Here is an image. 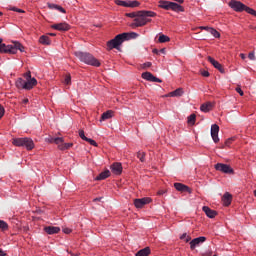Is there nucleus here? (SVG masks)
Listing matches in <instances>:
<instances>
[{
  "mask_svg": "<svg viewBox=\"0 0 256 256\" xmlns=\"http://www.w3.org/2000/svg\"><path fill=\"white\" fill-rule=\"evenodd\" d=\"M125 17H130V19H134V22L130 24L132 29H137V27H145L147 23H151V18L149 17H157V13L149 10H140L136 12L126 13Z\"/></svg>",
  "mask_w": 256,
  "mask_h": 256,
  "instance_id": "f257e3e1",
  "label": "nucleus"
},
{
  "mask_svg": "<svg viewBox=\"0 0 256 256\" xmlns=\"http://www.w3.org/2000/svg\"><path fill=\"white\" fill-rule=\"evenodd\" d=\"M139 34L137 32H124L116 35L113 39L107 42L108 51H112V49H117V51H121V45L125 43V41H129L131 39H137Z\"/></svg>",
  "mask_w": 256,
  "mask_h": 256,
  "instance_id": "f03ea898",
  "label": "nucleus"
},
{
  "mask_svg": "<svg viewBox=\"0 0 256 256\" xmlns=\"http://www.w3.org/2000/svg\"><path fill=\"white\" fill-rule=\"evenodd\" d=\"M13 45H6L0 42V53H5L9 55H17V51L20 53H25V46L19 41H13Z\"/></svg>",
  "mask_w": 256,
  "mask_h": 256,
  "instance_id": "7ed1b4c3",
  "label": "nucleus"
},
{
  "mask_svg": "<svg viewBox=\"0 0 256 256\" xmlns=\"http://www.w3.org/2000/svg\"><path fill=\"white\" fill-rule=\"evenodd\" d=\"M75 56L86 65H91L92 67H101V62H99V60H97V58H95L91 53L75 52Z\"/></svg>",
  "mask_w": 256,
  "mask_h": 256,
  "instance_id": "20e7f679",
  "label": "nucleus"
},
{
  "mask_svg": "<svg viewBox=\"0 0 256 256\" xmlns=\"http://www.w3.org/2000/svg\"><path fill=\"white\" fill-rule=\"evenodd\" d=\"M158 7L160 9H165V11H175L176 13H184L185 7L176 2H171L167 0H160Z\"/></svg>",
  "mask_w": 256,
  "mask_h": 256,
  "instance_id": "39448f33",
  "label": "nucleus"
},
{
  "mask_svg": "<svg viewBox=\"0 0 256 256\" xmlns=\"http://www.w3.org/2000/svg\"><path fill=\"white\" fill-rule=\"evenodd\" d=\"M12 145L15 147H25L27 151H33L35 149V142L31 138H14L12 140Z\"/></svg>",
  "mask_w": 256,
  "mask_h": 256,
  "instance_id": "423d86ee",
  "label": "nucleus"
},
{
  "mask_svg": "<svg viewBox=\"0 0 256 256\" xmlns=\"http://www.w3.org/2000/svg\"><path fill=\"white\" fill-rule=\"evenodd\" d=\"M228 7H230V9H233V11H235L236 13H243V11H246L247 13L249 11V6L237 0H230L228 3Z\"/></svg>",
  "mask_w": 256,
  "mask_h": 256,
  "instance_id": "0eeeda50",
  "label": "nucleus"
},
{
  "mask_svg": "<svg viewBox=\"0 0 256 256\" xmlns=\"http://www.w3.org/2000/svg\"><path fill=\"white\" fill-rule=\"evenodd\" d=\"M152 201L153 199H151V197L136 198L134 199V206L136 209H143L145 205H149Z\"/></svg>",
  "mask_w": 256,
  "mask_h": 256,
  "instance_id": "6e6552de",
  "label": "nucleus"
},
{
  "mask_svg": "<svg viewBox=\"0 0 256 256\" xmlns=\"http://www.w3.org/2000/svg\"><path fill=\"white\" fill-rule=\"evenodd\" d=\"M216 171H221V173H226L228 175H233L235 173V170L231 168L228 164L223 163H217L215 165Z\"/></svg>",
  "mask_w": 256,
  "mask_h": 256,
  "instance_id": "1a4fd4ad",
  "label": "nucleus"
},
{
  "mask_svg": "<svg viewBox=\"0 0 256 256\" xmlns=\"http://www.w3.org/2000/svg\"><path fill=\"white\" fill-rule=\"evenodd\" d=\"M174 188L176 189V191H179L180 193H189V195L193 193V190L189 186L183 183H179V182L174 183Z\"/></svg>",
  "mask_w": 256,
  "mask_h": 256,
  "instance_id": "9d476101",
  "label": "nucleus"
},
{
  "mask_svg": "<svg viewBox=\"0 0 256 256\" xmlns=\"http://www.w3.org/2000/svg\"><path fill=\"white\" fill-rule=\"evenodd\" d=\"M207 60L215 69H218L220 73L224 74L225 73V68L223 67V64L219 63V61L215 60V58L208 56Z\"/></svg>",
  "mask_w": 256,
  "mask_h": 256,
  "instance_id": "9b49d317",
  "label": "nucleus"
},
{
  "mask_svg": "<svg viewBox=\"0 0 256 256\" xmlns=\"http://www.w3.org/2000/svg\"><path fill=\"white\" fill-rule=\"evenodd\" d=\"M51 29H55L56 31H69L71 29V25L67 24V22H61L53 24Z\"/></svg>",
  "mask_w": 256,
  "mask_h": 256,
  "instance_id": "f8f14e48",
  "label": "nucleus"
},
{
  "mask_svg": "<svg viewBox=\"0 0 256 256\" xmlns=\"http://www.w3.org/2000/svg\"><path fill=\"white\" fill-rule=\"evenodd\" d=\"M110 169L114 175H121L123 173V165L121 162H115L110 166Z\"/></svg>",
  "mask_w": 256,
  "mask_h": 256,
  "instance_id": "ddd939ff",
  "label": "nucleus"
},
{
  "mask_svg": "<svg viewBox=\"0 0 256 256\" xmlns=\"http://www.w3.org/2000/svg\"><path fill=\"white\" fill-rule=\"evenodd\" d=\"M211 137L214 143H219V125L213 124L211 126Z\"/></svg>",
  "mask_w": 256,
  "mask_h": 256,
  "instance_id": "4468645a",
  "label": "nucleus"
},
{
  "mask_svg": "<svg viewBox=\"0 0 256 256\" xmlns=\"http://www.w3.org/2000/svg\"><path fill=\"white\" fill-rule=\"evenodd\" d=\"M205 241H207V238L204 236H200L198 238H194L192 241H190V249L191 251H195V248L197 247V245H199V243H205Z\"/></svg>",
  "mask_w": 256,
  "mask_h": 256,
  "instance_id": "2eb2a0df",
  "label": "nucleus"
},
{
  "mask_svg": "<svg viewBox=\"0 0 256 256\" xmlns=\"http://www.w3.org/2000/svg\"><path fill=\"white\" fill-rule=\"evenodd\" d=\"M202 211H204L205 215L209 217V219H215L216 215H218V212L209 208V206H203Z\"/></svg>",
  "mask_w": 256,
  "mask_h": 256,
  "instance_id": "dca6fc26",
  "label": "nucleus"
},
{
  "mask_svg": "<svg viewBox=\"0 0 256 256\" xmlns=\"http://www.w3.org/2000/svg\"><path fill=\"white\" fill-rule=\"evenodd\" d=\"M44 231L47 235H57V233L61 232V228L57 226H46L44 227Z\"/></svg>",
  "mask_w": 256,
  "mask_h": 256,
  "instance_id": "f3484780",
  "label": "nucleus"
},
{
  "mask_svg": "<svg viewBox=\"0 0 256 256\" xmlns=\"http://www.w3.org/2000/svg\"><path fill=\"white\" fill-rule=\"evenodd\" d=\"M233 201V195H231V193L226 192L223 197H222V202L224 207H229V205H231Z\"/></svg>",
  "mask_w": 256,
  "mask_h": 256,
  "instance_id": "a211bd4d",
  "label": "nucleus"
},
{
  "mask_svg": "<svg viewBox=\"0 0 256 256\" xmlns=\"http://www.w3.org/2000/svg\"><path fill=\"white\" fill-rule=\"evenodd\" d=\"M36 85H37V79L31 78V80H27L24 82V89L26 91H31V89H33V87H35Z\"/></svg>",
  "mask_w": 256,
  "mask_h": 256,
  "instance_id": "6ab92c4d",
  "label": "nucleus"
},
{
  "mask_svg": "<svg viewBox=\"0 0 256 256\" xmlns=\"http://www.w3.org/2000/svg\"><path fill=\"white\" fill-rule=\"evenodd\" d=\"M108 177H111V171L105 170L95 178V181H103L105 179H108Z\"/></svg>",
  "mask_w": 256,
  "mask_h": 256,
  "instance_id": "aec40b11",
  "label": "nucleus"
},
{
  "mask_svg": "<svg viewBox=\"0 0 256 256\" xmlns=\"http://www.w3.org/2000/svg\"><path fill=\"white\" fill-rule=\"evenodd\" d=\"M213 109V104L211 102H206L200 106V111L203 113H209Z\"/></svg>",
  "mask_w": 256,
  "mask_h": 256,
  "instance_id": "412c9836",
  "label": "nucleus"
},
{
  "mask_svg": "<svg viewBox=\"0 0 256 256\" xmlns=\"http://www.w3.org/2000/svg\"><path fill=\"white\" fill-rule=\"evenodd\" d=\"M47 7L48 9H57V11H60V13H67V10H65V8H63L60 5L54 4V3H47Z\"/></svg>",
  "mask_w": 256,
  "mask_h": 256,
  "instance_id": "4be33fe9",
  "label": "nucleus"
},
{
  "mask_svg": "<svg viewBox=\"0 0 256 256\" xmlns=\"http://www.w3.org/2000/svg\"><path fill=\"white\" fill-rule=\"evenodd\" d=\"M183 93H184L183 88H177L176 90L168 93L166 97H181Z\"/></svg>",
  "mask_w": 256,
  "mask_h": 256,
  "instance_id": "5701e85b",
  "label": "nucleus"
},
{
  "mask_svg": "<svg viewBox=\"0 0 256 256\" xmlns=\"http://www.w3.org/2000/svg\"><path fill=\"white\" fill-rule=\"evenodd\" d=\"M114 114H115V112L113 110H107L106 112H104L101 115L100 121H105L107 119H111V118H113Z\"/></svg>",
  "mask_w": 256,
  "mask_h": 256,
  "instance_id": "b1692460",
  "label": "nucleus"
},
{
  "mask_svg": "<svg viewBox=\"0 0 256 256\" xmlns=\"http://www.w3.org/2000/svg\"><path fill=\"white\" fill-rule=\"evenodd\" d=\"M151 255V248L145 247L141 250H139L135 256H150Z\"/></svg>",
  "mask_w": 256,
  "mask_h": 256,
  "instance_id": "393cba45",
  "label": "nucleus"
},
{
  "mask_svg": "<svg viewBox=\"0 0 256 256\" xmlns=\"http://www.w3.org/2000/svg\"><path fill=\"white\" fill-rule=\"evenodd\" d=\"M39 43L41 45H51V38L48 35H42L39 38Z\"/></svg>",
  "mask_w": 256,
  "mask_h": 256,
  "instance_id": "a878e982",
  "label": "nucleus"
},
{
  "mask_svg": "<svg viewBox=\"0 0 256 256\" xmlns=\"http://www.w3.org/2000/svg\"><path fill=\"white\" fill-rule=\"evenodd\" d=\"M196 121H197V115H195V113L188 116L187 123H188V125H191V127H193V125H195Z\"/></svg>",
  "mask_w": 256,
  "mask_h": 256,
  "instance_id": "bb28decb",
  "label": "nucleus"
},
{
  "mask_svg": "<svg viewBox=\"0 0 256 256\" xmlns=\"http://www.w3.org/2000/svg\"><path fill=\"white\" fill-rule=\"evenodd\" d=\"M142 79H145V81H153V74L151 72H144L141 75Z\"/></svg>",
  "mask_w": 256,
  "mask_h": 256,
  "instance_id": "cd10ccee",
  "label": "nucleus"
},
{
  "mask_svg": "<svg viewBox=\"0 0 256 256\" xmlns=\"http://www.w3.org/2000/svg\"><path fill=\"white\" fill-rule=\"evenodd\" d=\"M71 147H73V143H64L58 145V149L60 151H66V149H71Z\"/></svg>",
  "mask_w": 256,
  "mask_h": 256,
  "instance_id": "c85d7f7f",
  "label": "nucleus"
},
{
  "mask_svg": "<svg viewBox=\"0 0 256 256\" xmlns=\"http://www.w3.org/2000/svg\"><path fill=\"white\" fill-rule=\"evenodd\" d=\"M169 41H171V38L165 34H161L158 38V42L160 43H169Z\"/></svg>",
  "mask_w": 256,
  "mask_h": 256,
  "instance_id": "c756f323",
  "label": "nucleus"
},
{
  "mask_svg": "<svg viewBox=\"0 0 256 256\" xmlns=\"http://www.w3.org/2000/svg\"><path fill=\"white\" fill-rule=\"evenodd\" d=\"M17 89H24L25 88V80L23 78H18L16 81Z\"/></svg>",
  "mask_w": 256,
  "mask_h": 256,
  "instance_id": "7c9ffc66",
  "label": "nucleus"
},
{
  "mask_svg": "<svg viewBox=\"0 0 256 256\" xmlns=\"http://www.w3.org/2000/svg\"><path fill=\"white\" fill-rule=\"evenodd\" d=\"M209 33H211L215 39H219L221 37V33H219V31L213 27L210 28Z\"/></svg>",
  "mask_w": 256,
  "mask_h": 256,
  "instance_id": "2f4dec72",
  "label": "nucleus"
},
{
  "mask_svg": "<svg viewBox=\"0 0 256 256\" xmlns=\"http://www.w3.org/2000/svg\"><path fill=\"white\" fill-rule=\"evenodd\" d=\"M233 141H235V137L228 138L225 141L224 145H222L220 148L225 149V147H229V145H231L233 143Z\"/></svg>",
  "mask_w": 256,
  "mask_h": 256,
  "instance_id": "473e14b6",
  "label": "nucleus"
},
{
  "mask_svg": "<svg viewBox=\"0 0 256 256\" xmlns=\"http://www.w3.org/2000/svg\"><path fill=\"white\" fill-rule=\"evenodd\" d=\"M139 5H141V2L134 0V1H128V7L130 8H135V7H139Z\"/></svg>",
  "mask_w": 256,
  "mask_h": 256,
  "instance_id": "72a5a7b5",
  "label": "nucleus"
},
{
  "mask_svg": "<svg viewBox=\"0 0 256 256\" xmlns=\"http://www.w3.org/2000/svg\"><path fill=\"white\" fill-rule=\"evenodd\" d=\"M0 229L2 231H8L9 230V224L7 222L0 220Z\"/></svg>",
  "mask_w": 256,
  "mask_h": 256,
  "instance_id": "f704fd0d",
  "label": "nucleus"
},
{
  "mask_svg": "<svg viewBox=\"0 0 256 256\" xmlns=\"http://www.w3.org/2000/svg\"><path fill=\"white\" fill-rule=\"evenodd\" d=\"M145 152L143 151H138L137 152V157L141 161V163H145Z\"/></svg>",
  "mask_w": 256,
  "mask_h": 256,
  "instance_id": "c9c22d12",
  "label": "nucleus"
},
{
  "mask_svg": "<svg viewBox=\"0 0 256 256\" xmlns=\"http://www.w3.org/2000/svg\"><path fill=\"white\" fill-rule=\"evenodd\" d=\"M115 4L119 5L120 7H128V2L123 0H115Z\"/></svg>",
  "mask_w": 256,
  "mask_h": 256,
  "instance_id": "e433bc0d",
  "label": "nucleus"
},
{
  "mask_svg": "<svg viewBox=\"0 0 256 256\" xmlns=\"http://www.w3.org/2000/svg\"><path fill=\"white\" fill-rule=\"evenodd\" d=\"M85 141L92 145L93 147H99V144H97V142L91 138H86Z\"/></svg>",
  "mask_w": 256,
  "mask_h": 256,
  "instance_id": "4c0bfd02",
  "label": "nucleus"
},
{
  "mask_svg": "<svg viewBox=\"0 0 256 256\" xmlns=\"http://www.w3.org/2000/svg\"><path fill=\"white\" fill-rule=\"evenodd\" d=\"M180 239H181V240L185 239V243H189V241H191V236H187V233H183V234L180 236Z\"/></svg>",
  "mask_w": 256,
  "mask_h": 256,
  "instance_id": "58836bf2",
  "label": "nucleus"
},
{
  "mask_svg": "<svg viewBox=\"0 0 256 256\" xmlns=\"http://www.w3.org/2000/svg\"><path fill=\"white\" fill-rule=\"evenodd\" d=\"M65 85H71V74H66L65 79H64Z\"/></svg>",
  "mask_w": 256,
  "mask_h": 256,
  "instance_id": "ea45409f",
  "label": "nucleus"
},
{
  "mask_svg": "<svg viewBox=\"0 0 256 256\" xmlns=\"http://www.w3.org/2000/svg\"><path fill=\"white\" fill-rule=\"evenodd\" d=\"M65 140L63 139V137H56L55 139H54V143L56 144V145H61V143H63Z\"/></svg>",
  "mask_w": 256,
  "mask_h": 256,
  "instance_id": "a19ab883",
  "label": "nucleus"
},
{
  "mask_svg": "<svg viewBox=\"0 0 256 256\" xmlns=\"http://www.w3.org/2000/svg\"><path fill=\"white\" fill-rule=\"evenodd\" d=\"M235 91H236V93H239L240 97H243L245 95V93L241 89V86H239V85L235 88Z\"/></svg>",
  "mask_w": 256,
  "mask_h": 256,
  "instance_id": "79ce46f5",
  "label": "nucleus"
},
{
  "mask_svg": "<svg viewBox=\"0 0 256 256\" xmlns=\"http://www.w3.org/2000/svg\"><path fill=\"white\" fill-rule=\"evenodd\" d=\"M200 75H202V77H210L211 73L207 70H200Z\"/></svg>",
  "mask_w": 256,
  "mask_h": 256,
  "instance_id": "37998d69",
  "label": "nucleus"
},
{
  "mask_svg": "<svg viewBox=\"0 0 256 256\" xmlns=\"http://www.w3.org/2000/svg\"><path fill=\"white\" fill-rule=\"evenodd\" d=\"M10 11H15L16 13H25V10L17 7L10 8Z\"/></svg>",
  "mask_w": 256,
  "mask_h": 256,
  "instance_id": "c03bdc74",
  "label": "nucleus"
},
{
  "mask_svg": "<svg viewBox=\"0 0 256 256\" xmlns=\"http://www.w3.org/2000/svg\"><path fill=\"white\" fill-rule=\"evenodd\" d=\"M79 137L85 141L87 139V136H85V131L79 130Z\"/></svg>",
  "mask_w": 256,
  "mask_h": 256,
  "instance_id": "a18cd8bd",
  "label": "nucleus"
},
{
  "mask_svg": "<svg viewBox=\"0 0 256 256\" xmlns=\"http://www.w3.org/2000/svg\"><path fill=\"white\" fill-rule=\"evenodd\" d=\"M63 233H65V235H70V233H73V229L71 228H63Z\"/></svg>",
  "mask_w": 256,
  "mask_h": 256,
  "instance_id": "49530a36",
  "label": "nucleus"
},
{
  "mask_svg": "<svg viewBox=\"0 0 256 256\" xmlns=\"http://www.w3.org/2000/svg\"><path fill=\"white\" fill-rule=\"evenodd\" d=\"M5 115V108L3 105L0 104V119H3V116Z\"/></svg>",
  "mask_w": 256,
  "mask_h": 256,
  "instance_id": "de8ad7c7",
  "label": "nucleus"
},
{
  "mask_svg": "<svg viewBox=\"0 0 256 256\" xmlns=\"http://www.w3.org/2000/svg\"><path fill=\"white\" fill-rule=\"evenodd\" d=\"M249 15H253L254 17H256V11L255 9L249 7L248 8V12H247Z\"/></svg>",
  "mask_w": 256,
  "mask_h": 256,
  "instance_id": "09e8293b",
  "label": "nucleus"
},
{
  "mask_svg": "<svg viewBox=\"0 0 256 256\" xmlns=\"http://www.w3.org/2000/svg\"><path fill=\"white\" fill-rule=\"evenodd\" d=\"M248 59H251V61H255V51H252L248 54Z\"/></svg>",
  "mask_w": 256,
  "mask_h": 256,
  "instance_id": "8fccbe9b",
  "label": "nucleus"
},
{
  "mask_svg": "<svg viewBox=\"0 0 256 256\" xmlns=\"http://www.w3.org/2000/svg\"><path fill=\"white\" fill-rule=\"evenodd\" d=\"M24 77L27 79V81H31V71H28L24 74Z\"/></svg>",
  "mask_w": 256,
  "mask_h": 256,
  "instance_id": "3c124183",
  "label": "nucleus"
},
{
  "mask_svg": "<svg viewBox=\"0 0 256 256\" xmlns=\"http://www.w3.org/2000/svg\"><path fill=\"white\" fill-rule=\"evenodd\" d=\"M152 83H163V80H161V79H159V78L153 76V78H152Z\"/></svg>",
  "mask_w": 256,
  "mask_h": 256,
  "instance_id": "603ef678",
  "label": "nucleus"
},
{
  "mask_svg": "<svg viewBox=\"0 0 256 256\" xmlns=\"http://www.w3.org/2000/svg\"><path fill=\"white\" fill-rule=\"evenodd\" d=\"M199 29H201L202 31H210L211 30V27L209 26H200Z\"/></svg>",
  "mask_w": 256,
  "mask_h": 256,
  "instance_id": "864d4df0",
  "label": "nucleus"
},
{
  "mask_svg": "<svg viewBox=\"0 0 256 256\" xmlns=\"http://www.w3.org/2000/svg\"><path fill=\"white\" fill-rule=\"evenodd\" d=\"M152 63L151 62H146L143 64V69H147L149 67H151Z\"/></svg>",
  "mask_w": 256,
  "mask_h": 256,
  "instance_id": "5fc2aeb1",
  "label": "nucleus"
},
{
  "mask_svg": "<svg viewBox=\"0 0 256 256\" xmlns=\"http://www.w3.org/2000/svg\"><path fill=\"white\" fill-rule=\"evenodd\" d=\"M165 193H167V190H159L157 195H165Z\"/></svg>",
  "mask_w": 256,
  "mask_h": 256,
  "instance_id": "6e6d98bb",
  "label": "nucleus"
},
{
  "mask_svg": "<svg viewBox=\"0 0 256 256\" xmlns=\"http://www.w3.org/2000/svg\"><path fill=\"white\" fill-rule=\"evenodd\" d=\"M152 53H154V55H159V50L157 49V48H154L153 50H152Z\"/></svg>",
  "mask_w": 256,
  "mask_h": 256,
  "instance_id": "4d7b16f0",
  "label": "nucleus"
},
{
  "mask_svg": "<svg viewBox=\"0 0 256 256\" xmlns=\"http://www.w3.org/2000/svg\"><path fill=\"white\" fill-rule=\"evenodd\" d=\"M0 256H7V253H5V251H3V249L0 248Z\"/></svg>",
  "mask_w": 256,
  "mask_h": 256,
  "instance_id": "13d9d810",
  "label": "nucleus"
},
{
  "mask_svg": "<svg viewBox=\"0 0 256 256\" xmlns=\"http://www.w3.org/2000/svg\"><path fill=\"white\" fill-rule=\"evenodd\" d=\"M176 1V3H179L180 5H183V3H185V0H174Z\"/></svg>",
  "mask_w": 256,
  "mask_h": 256,
  "instance_id": "bf43d9fd",
  "label": "nucleus"
},
{
  "mask_svg": "<svg viewBox=\"0 0 256 256\" xmlns=\"http://www.w3.org/2000/svg\"><path fill=\"white\" fill-rule=\"evenodd\" d=\"M101 199H103V198H102V197L94 198V199H93V202H94V203H97V201H101Z\"/></svg>",
  "mask_w": 256,
  "mask_h": 256,
  "instance_id": "052dcab7",
  "label": "nucleus"
},
{
  "mask_svg": "<svg viewBox=\"0 0 256 256\" xmlns=\"http://www.w3.org/2000/svg\"><path fill=\"white\" fill-rule=\"evenodd\" d=\"M54 139H55V138H53V137L49 138V139H48L49 143H55V140H54Z\"/></svg>",
  "mask_w": 256,
  "mask_h": 256,
  "instance_id": "680f3d73",
  "label": "nucleus"
},
{
  "mask_svg": "<svg viewBox=\"0 0 256 256\" xmlns=\"http://www.w3.org/2000/svg\"><path fill=\"white\" fill-rule=\"evenodd\" d=\"M22 103H24V104L29 103V99H28V98L23 99V100H22Z\"/></svg>",
  "mask_w": 256,
  "mask_h": 256,
  "instance_id": "e2e57ef3",
  "label": "nucleus"
},
{
  "mask_svg": "<svg viewBox=\"0 0 256 256\" xmlns=\"http://www.w3.org/2000/svg\"><path fill=\"white\" fill-rule=\"evenodd\" d=\"M47 35H49L50 37H57L56 33H48Z\"/></svg>",
  "mask_w": 256,
  "mask_h": 256,
  "instance_id": "0e129e2a",
  "label": "nucleus"
},
{
  "mask_svg": "<svg viewBox=\"0 0 256 256\" xmlns=\"http://www.w3.org/2000/svg\"><path fill=\"white\" fill-rule=\"evenodd\" d=\"M240 57H241V59H243V60H245V59H246V56H245V54H244V53H241V54H240Z\"/></svg>",
  "mask_w": 256,
  "mask_h": 256,
  "instance_id": "69168bd1",
  "label": "nucleus"
},
{
  "mask_svg": "<svg viewBox=\"0 0 256 256\" xmlns=\"http://www.w3.org/2000/svg\"><path fill=\"white\" fill-rule=\"evenodd\" d=\"M160 53H165V48L159 50Z\"/></svg>",
  "mask_w": 256,
  "mask_h": 256,
  "instance_id": "338daca9",
  "label": "nucleus"
},
{
  "mask_svg": "<svg viewBox=\"0 0 256 256\" xmlns=\"http://www.w3.org/2000/svg\"><path fill=\"white\" fill-rule=\"evenodd\" d=\"M72 256H79V254H71Z\"/></svg>",
  "mask_w": 256,
  "mask_h": 256,
  "instance_id": "774afa93",
  "label": "nucleus"
}]
</instances>
